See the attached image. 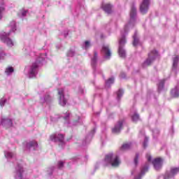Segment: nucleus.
<instances>
[{"label": "nucleus", "instance_id": "1", "mask_svg": "<svg viewBox=\"0 0 179 179\" xmlns=\"http://www.w3.org/2000/svg\"><path fill=\"white\" fill-rule=\"evenodd\" d=\"M136 19V7H135V6L133 5L130 10V20L129 23L124 26V31H121L122 37L119 40L118 54L120 58H125V57H127V51H125V49H124V46L127 43V40L125 39V34H128V30H129V29L134 27Z\"/></svg>", "mask_w": 179, "mask_h": 179}, {"label": "nucleus", "instance_id": "2", "mask_svg": "<svg viewBox=\"0 0 179 179\" xmlns=\"http://www.w3.org/2000/svg\"><path fill=\"white\" fill-rule=\"evenodd\" d=\"M8 29H9L8 32H5L3 31H0V40L2 43L6 44L8 47H13V45H15V41L9 38V36H11L12 33H15V31L17 30L16 21H11L8 24Z\"/></svg>", "mask_w": 179, "mask_h": 179}, {"label": "nucleus", "instance_id": "3", "mask_svg": "<svg viewBox=\"0 0 179 179\" xmlns=\"http://www.w3.org/2000/svg\"><path fill=\"white\" fill-rule=\"evenodd\" d=\"M47 59V52H43L38 55L36 60L28 68L27 76L29 78H36L38 73V66L43 65L44 61Z\"/></svg>", "mask_w": 179, "mask_h": 179}, {"label": "nucleus", "instance_id": "4", "mask_svg": "<svg viewBox=\"0 0 179 179\" xmlns=\"http://www.w3.org/2000/svg\"><path fill=\"white\" fill-rule=\"evenodd\" d=\"M103 166H111L112 167H118L121 164L120 156L114 153H109L105 156V159L102 162Z\"/></svg>", "mask_w": 179, "mask_h": 179}, {"label": "nucleus", "instance_id": "5", "mask_svg": "<svg viewBox=\"0 0 179 179\" xmlns=\"http://www.w3.org/2000/svg\"><path fill=\"white\" fill-rule=\"evenodd\" d=\"M159 57V52L157 50H152L148 54V58L143 63V67L146 68L152 65V63Z\"/></svg>", "mask_w": 179, "mask_h": 179}, {"label": "nucleus", "instance_id": "6", "mask_svg": "<svg viewBox=\"0 0 179 179\" xmlns=\"http://www.w3.org/2000/svg\"><path fill=\"white\" fill-rule=\"evenodd\" d=\"M23 146L24 150L28 152H31V150H37V149H38V143L35 140L25 141L23 143Z\"/></svg>", "mask_w": 179, "mask_h": 179}, {"label": "nucleus", "instance_id": "7", "mask_svg": "<svg viewBox=\"0 0 179 179\" xmlns=\"http://www.w3.org/2000/svg\"><path fill=\"white\" fill-rule=\"evenodd\" d=\"M23 173H24V169H23V166L22 164H18L15 167V169L13 173V177L15 179H29L26 178H23Z\"/></svg>", "mask_w": 179, "mask_h": 179}, {"label": "nucleus", "instance_id": "8", "mask_svg": "<svg viewBox=\"0 0 179 179\" xmlns=\"http://www.w3.org/2000/svg\"><path fill=\"white\" fill-rule=\"evenodd\" d=\"M40 103L44 104L45 103H50L52 100V97L50 95V93L47 91H41L39 92Z\"/></svg>", "mask_w": 179, "mask_h": 179}, {"label": "nucleus", "instance_id": "9", "mask_svg": "<svg viewBox=\"0 0 179 179\" xmlns=\"http://www.w3.org/2000/svg\"><path fill=\"white\" fill-rule=\"evenodd\" d=\"M58 95H59V103L60 106L63 107L66 106V103H68V97L65 96V94L64 93V88L58 89Z\"/></svg>", "mask_w": 179, "mask_h": 179}, {"label": "nucleus", "instance_id": "10", "mask_svg": "<svg viewBox=\"0 0 179 179\" xmlns=\"http://www.w3.org/2000/svg\"><path fill=\"white\" fill-rule=\"evenodd\" d=\"M64 137L63 134H55L50 136V141L52 142H59V145H64L65 142L64 141Z\"/></svg>", "mask_w": 179, "mask_h": 179}, {"label": "nucleus", "instance_id": "11", "mask_svg": "<svg viewBox=\"0 0 179 179\" xmlns=\"http://www.w3.org/2000/svg\"><path fill=\"white\" fill-rule=\"evenodd\" d=\"M91 65L94 69V73H101V70L96 69V65H97V52H94V56L91 59Z\"/></svg>", "mask_w": 179, "mask_h": 179}, {"label": "nucleus", "instance_id": "12", "mask_svg": "<svg viewBox=\"0 0 179 179\" xmlns=\"http://www.w3.org/2000/svg\"><path fill=\"white\" fill-rule=\"evenodd\" d=\"M102 53L103 54V58L105 59H110V58H111V50L110 49V45H104L102 47Z\"/></svg>", "mask_w": 179, "mask_h": 179}, {"label": "nucleus", "instance_id": "13", "mask_svg": "<svg viewBox=\"0 0 179 179\" xmlns=\"http://www.w3.org/2000/svg\"><path fill=\"white\" fill-rule=\"evenodd\" d=\"M0 125L5 127V128H10V127L13 125V122H12L11 119L3 117L0 121Z\"/></svg>", "mask_w": 179, "mask_h": 179}, {"label": "nucleus", "instance_id": "14", "mask_svg": "<svg viewBox=\"0 0 179 179\" xmlns=\"http://www.w3.org/2000/svg\"><path fill=\"white\" fill-rule=\"evenodd\" d=\"M124 124V120H120L116 123L115 127L112 129L113 134H120L121 129H122V125Z\"/></svg>", "mask_w": 179, "mask_h": 179}, {"label": "nucleus", "instance_id": "15", "mask_svg": "<svg viewBox=\"0 0 179 179\" xmlns=\"http://www.w3.org/2000/svg\"><path fill=\"white\" fill-rule=\"evenodd\" d=\"M149 10V0H143L140 6V12L146 13Z\"/></svg>", "mask_w": 179, "mask_h": 179}, {"label": "nucleus", "instance_id": "16", "mask_svg": "<svg viewBox=\"0 0 179 179\" xmlns=\"http://www.w3.org/2000/svg\"><path fill=\"white\" fill-rule=\"evenodd\" d=\"M155 170H160L162 169V166H163V160L162 158H155L152 162Z\"/></svg>", "mask_w": 179, "mask_h": 179}, {"label": "nucleus", "instance_id": "17", "mask_svg": "<svg viewBox=\"0 0 179 179\" xmlns=\"http://www.w3.org/2000/svg\"><path fill=\"white\" fill-rule=\"evenodd\" d=\"M4 156L7 160H12L13 162L16 160V154L10 150L4 151Z\"/></svg>", "mask_w": 179, "mask_h": 179}, {"label": "nucleus", "instance_id": "18", "mask_svg": "<svg viewBox=\"0 0 179 179\" xmlns=\"http://www.w3.org/2000/svg\"><path fill=\"white\" fill-rule=\"evenodd\" d=\"M148 170H149V162H147L145 166H143L141 173H138L137 176H135L134 179L142 178V176H145V173L148 172Z\"/></svg>", "mask_w": 179, "mask_h": 179}, {"label": "nucleus", "instance_id": "19", "mask_svg": "<svg viewBox=\"0 0 179 179\" xmlns=\"http://www.w3.org/2000/svg\"><path fill=\"white\" fill-rule=\"evenodd\" d=\"M102 9L108 15H110L113 13V6L111 4L106 3L102 5Z\"/></svg>", "mask_w": 179, "mask_h": 179}, {"label": "nucleus", "instance_id": "20", "mask_svg": "<svg viewBox=\"0 0 179 179\" xmlns=\"http://www.w3.org/2000/svg\"><path fill=\"white\" fill-rule=\"evenodd\" d=\"M171 95L174 99L179 97V88L178 87H175L174 89L171 90Z\"/></svg>", "mask_w": 179, "mask_h": 179}, {"label": "nucleus", "instance_id": "21", "mask_svg": "<svg viewBox=\"0 0 179 179\" xmlns=\"http://www.w3.org/2000/svg\"><path fill=\"white\" fill-rule=\"evenodd\" d=\"M131 117L134 122H136L137 121H139V114H138V112H136V110H134L131 112Z\"/></svg>", "mask_w": 179, "mask_h": 179}, {"label": "nucleus", "instance_id": "22", "mask_svg": "<svg viewBox=\"0 0 179 179\" xmlns=\"http://www.w3.org/2000/svg\"><path fill=\"white\" fill-rule=\"evenodd\" d=\"M94 134H96V129H93L90 133L89 134L88 136H87V137L85 138V142L87 143H89V142H90V141H92V138H93V136L94 135Z\"/></svg>", "mask_w": 179, "mask_h": 179}, {"label": "nucleus", "instance_id": "23", "mask_svg": "<svg viewBox=\"0 0 179 179\" xmlns=\"http://www.w3.org/2000/svg\"><path fill=\"white\" fill-rule=\"evenodd\" d=\"M134 41L133 45L134 47H136V45H139V38L138 37V32H135L134 35L133 36Z\"/></svg>", "mask_w": 179, "mask_h": 179}, {"label": "nucleus", "instance_id": "24", "mask_svg": "<svg viewBox=\"0 0 179 179\" xmlns=\"http://www.w3.org/2000/svg\"><path fill=\"white\" fill-rule=\"evenodd\" d=\"M14 71L15 70L13 69V67L8 66V67L6 68L5 74L6 75V76H10V75H12V73H13Z\"/></svg>", "mask_w": 179, "mask_h": 179}, {"label": "nucleus", "instance_id": "25", "mask_svg": "<svg viewBox=\"0 0 179 179\" xmlns=\"http://www.w3.org/2000/svg\"><path fill=\"white\" fill-rule=\"evenodd\" d=\"M5 11V5L3 1H1L0 3V20L3 17V12Z\"/></svg>", "mask_w": 179, "mask_h": 179}, {"label": "nucleus", "instance_id": "26", "mask_svg": "<svg viewBox=\"0 0 179 179\" xmlns=\"http://www.w3.org/2000/svg\"><path fill=\"white\" fill-rule=\"evenodd\" d=\"M131 146H132L131 143H127L123 144L122 145L121 150H128V149H131Z\"/></svg>", "mask_w": 179, "mask_h": 179}, {"label": "nucleus", "instance_id": "27", "mask_svg": "<svg viewBox=\"0 0 179 179\" xmlns=\"http://www.w3.org/2000/svg\"><path fill=\"white\" fill-rule=\"evenodd\" d=\"M27 15V10L22 9L18 13L19 17H21V19H23V17H26Z\"/></svg>", "mask_w": 179, "mask_h": 179}, {"label": "nucleus", "instance_id": "28", "mask_svg": "<svg viewBox=\"0 0 179 179\" xmlns=\"http://www.w3.org/2000/svg\"><path fill=\"white\" fill-rule=\"evenodd\" d=\"M178 61H179V57L178 56H176L173 58V70L174 71V69H177V65H178Z\"/></svg>", "mask_w": 179, "mask_h": 179}, {"label": "nucleus", "instance_id": "29", "mask_svg": "<svg viewBox=\"0 0 179 179\" xmlns=\"http://www.w3.org/2000/svg\"><path fill=\"white\" fill-rule=\"evenodd\" d=\"M92 44L90 43V41H85L83 45V48L84 50H89Z\"/></svg>", "mask_w": 179, "mask_h": 179}, {"label": "nucleus", "instance_id": "30", "mask_svg": "<svg viewBox=\"0 0 179 179\" xmlns=\"http://www.w3.org/2000/svg\"><path fill=\"white\" fill-rule=\"evenodd\" d=\"M164 87V80H161L158 84V92H162Z\"/></svg>", "mask_w": 179, "mask_h": 179}, {"label": "nucleus", "instance_id": "31", "mask_svg": "<svg viewBox=\"0 0 179 179\" xmlns=\"http://www.w3.org/2000/svg\"><path fill=\"white\" fill-rule=\"evenodd\" d=\"M113 83H114V78L111 77L106 82V87H110Z\"/></svg>", "mask_w": 179, "mask_h": 179}, {"label": "nucleus", "instance_id": "32", "mask_svg": "<svg viewBox=\"0 0 179 179\" xmlns=\"http://www.w3.org/2000/svg\"><path fill=\"white\" fill-rule=\"evenodd\" d=\"M124 94V90L122 89H120L117 92V100H120L121 97H122V95Z\"/></svg>", "mask_w": 179, "mask_h": 179}, {"label": "nucleus", "instance_id": "33", "mask_svg": "<svg viewBox=\"0 0 179 179\" xmlns=\"http://www.w3.org/2000/svg\"><path fill=\"white\" fill-rule=\"evenodd\" d=\"M5 58H6V53H5L2 48H0V59H5Z\"/></svg>", "mask_w": 179, "mask_h": 179}, {"label": "nucleus", "instance_id": "34", "mask_svg": "<svg viewBox=\"0 0 179 179\" xmlns=\"http://www.w3.org/2000/svg\"><path fill=\"white\" fill-rule=\"evenodd\" d=\"M149 141V138L144 136V142L143 143V146L144 148H148V141Z\"/></svg>", "mask_w": 179, "mask_h": 179}, {"label": "nucleus", "instance_id": "35", "mask_svg": "<svg viewBox=\"0 0 179 179\" xmlns=\"http://www.w3.org/2000/svg\"><path fill=\"white\" fill-rule=\"evenodd\" d=\"M69 115H70L69 112H66L62 115V117L64 120H65L66 121H68V120H69Z\"/></svg>", "mask_w": 179, "mask_h": 179}, {"label": "nucleus", "instance_id": "36", "mask_svg": "<svg viewBox=\"0 0 179 179\" xmlns=\"http://www.w3.org/2000/svg\"><path fill=\"white\" fill-rule=\"evenodd\" d=\"M159 134H160V131H159V129H155L152 131V135H153V137H156L157 136V135H159Z\"/></svg>", "mask_w": 179, "mask_h": 179}, {"label": "nucleus", "instance_id": "37", "mask_svg": "<svg viewBox=\"0 0 179 179\" xmlns=\"http://www.w3.org/2000/svg\"><path fill=\"white\" fill-rule=\"evenodd\" d=\"M75 55V50H70L67 52V57H73Z\"/></svg>", "mask_w": 179, "mask_h": 179}, {"label": "nucleus", "instance_id": "38", "mask_svg": "<svg viewBox=\"0 0 179 179\" xmlns=\"http://www.w3.org/2000/svg\"><path fill=\"white\" fill-rule=\"evenodd\" d=\"M54 169L55 168L54 166H52L47 170V173L48 176H51L52 174V171H54Z\"/></svg>", "mask_w": 179, "mask_h": 179}, {"label": "nucleus", "instance_id": "39", "mask_svg": "<svg viewBox=\"0 0 179 179\" xmlns=\"http://www.w3.org/2000/svg\"><path fill=\"white\" fill-rule=\"evenodd\" d=\"M6 103V99L3 98L0 100V106L1 107H3L5 106V103Z\"/></svg>", "mask_w": 179, "mask_h": 179}, {"label": "nucleus", "instance_id": "40", "mask_svg": "<svg viewBox=\"0 0 179 179\" xmlns=\"http://www.w3.org/2000/svg\"><path fill=\"white\" fill-rule=\"evenodd\" d=\"M57 167H58V169H62L64 167V162H62V161L58 162Z\"/></svg>", "mask_w": 179, "mask_h": 179}, {"label": "nucleus", "instance_id": "41", "mask_svg": "<svg viewBox=\"0 0 179 179\" xmlns=\"http://www.w3.org/2000/svg\"><path fill=\"white\" fill-rule=\"evenodd\" d=\"M139 159V154H136L134 158V164L136 166L138 164V160Z\"/></svg>", "mask_w": 179, "mask_h": 179}, {"label": "nucleus", "instance_id": "42", "mask_svg": "<svg viewBox=\"0 0 179 179\" xmlns=\"http://www.w3.org/2000/svg\"><path fill=\"white\" fill-rule=\"evenodd\" d=\"M78 93H80V94H83V93H85V89H83V87H79Z\"/></svg>", "mask_w": 179, "mask_h": 179}, {"label": "nucleus", "instance_id": "43", "mask_svg": "<svg viewBox=\"0 0 179 179\" xmlns=\"http://www.w3.org/2000/svg\"><path fill=\"white\" fill-rule=\"evenodd\" d=\"M146 157L148 163H150V162H152V156H150V155H147Z\"/></svg>", "mask_w": 179, "mask_h": 179}, {"label": "nucleus", "instance_id": "44", "mask_svg": "<svg viewBox=\"0 0 179 179\" xmlns=\"http://www.w3.org/2000/svg\"><path fill=\"white\" fill-rule=\"evenodd\" d=\"M63 34H64V37H66V36H68V34H69L68 30L64 31V32Z\"/></svg>", "mask_w": 179, "mask_h": 179}, {"label": "nucleus", "instance_id": "45", "mask_svg": "<svg viewBox=\"0 0 179 179\" xmlns=\"http://www.w3.org/2000/svg\"><path fill=\"white\" fill-rule=\"evenodd\" d=\"M57 118H58L57 116H56L55 117H51V121L55 122L57 121Z\"/></svg>", "mask_w": 179, "mask_h": 179}, {"label": "nucleus", "instance_id": "46", "mask_svg": "<svg viewBox=\"0 0 179 179\" xmlns=\"http://www.w3.org/2000/svg\"><path fill=\"white\" fill-rule=\"evenodd\" d=\"M134 174H136V169L131 171V176H134Z\"/></svg>", "mask_w": 179, "mask_h": 179}, {"label": "nucleus", "instance_id": "47", "mask_svg": "<svg viewBox=\"0 0 179 179\" xmlns=\"http://www.w3.org/2000/svg\"><path fill=\"white\" fill-rule=\"evenodd\" d=\"M73 162H78V157L73 158Z\"/></svg>", "mask_w": 179, "mask_h": 179}, {"label": "nucleus", "instance_id": "48", "mask_svg": "<svg viewBox=\"0 0 179 179\" xmlns=\"http://www.w3.org/2000/svg\"><path fill=\"white\" fill-rule=\"evenodd\" d=\"M24 51H27V48H24Z\"/></svg>", "mask_w": 179, "mask_h": 179}, {"label": "nucleus", "instance_id": "49", "mask_svg": "<svg viewBox=\"0 0 179 179\" xmlns=\"http://www.w3.org/2000/svg\"><path fill=\"white\" fill-rule=\"evenodd\" d=\"M29 51H30V49H28V50H27V52H29Z\"/></svg>", "mask_w": 179, "mask_h": 179}, {"label": "nucleus", "instance_id": "50", "mask_svg": "<svg viewBox=\"0 0 179 179\" xmlns=\"http://www.w3.org/2000/svg\"><path fill=\"white\" fill-rule=\"evenodd\" d=\"M74 125H78V123H75Z\"/></svg>", "mask_w": 179, "mask_h": 179}, {"label": "nucleus", "instance_id": "51", "mask_svg": "<svg viewBox=\"0 0 179 179\" xmlns=\"http://www.w3.org/2000/svg\"><path fill=\"white\" fill-rule=\"evenodd\" d=\"M85 160H87V157H85Z\"/></svg>", "mask_w": 179, "mask_h": 179}]
</instances>
